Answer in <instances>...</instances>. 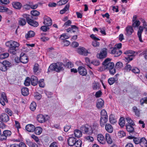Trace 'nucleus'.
Returning a JSON list of instances; mask_svg holds the SVG:
<instances>
[{
    "label": "nucleus",
    "instance_id": "nucleus-13",
    "mask_svg": "<svg viewBox=\"0 0 147 147\" xmlns=\"http://www.w3.org/2000/svg\"><path fill=\"white\" fill-rule=\"evenodd\" d=\"M97 139L98 142L102 144H104L105 143V140L103 136L101 134H100L97 135Z\"/></svg>",
    "mask_w": 147,
    "mask_h": 147
},
{
    "label": "nucleus",
    "instance_id": "nucleus-37",
    "mask_svg": "<svg viewBox=\"0 0 147 147\" xmlns=\"http://www.w3.org/2000/svg\"><path fill=\"white\" fill-rule=\"evenodd\" d=\"M117 135L119 138H121L125 136L126 134L124 131H119L118 132Z\"/></svg>",
    "mask_w": 147,
    "mask_h": 147
},
{
    "label": "nucleus",
    "instance_id": "nucleus-50",
    "mask_svg": "<svg viewBox=\"0 0 147 147\" xmlns=\"http://www.w3.org/2000/svg\"><path fill=\"white\" fill-rule=\"evenodd\" d=\"M69 38V36L65 33L62 34L60 37V38L62 40L66 39Z\"/></svg>",
    "mask_w": 147,
    "mask_h": 147
},
{
    "label": "nucleus",
    "instance_id": "nucleus-64",
    "mask_svg": "<svg viewBox=\"0 0 147 147\" xmlns=\"http://www.w3.org/2000/svg\"><path fill=\"white\" fill-rule=\"evenodd\" d=\"M5 112L9 115L10 116H11L12 115V112L8 108H6L5 110Z\"/></svg>",
    "mask_w": 147,
    "mask_h": 147
},
{
    "label": "nucleus",
    "instance_id": "nucleus-60",
    "mask_svg": "<svg viewBox=\"0 0 147 147\" xmlns=\"http://www.w3.org/2000/svg\"><path fill=\"white\" fill-rule=\"evenodd\" d=\"M41 30L44 32H46L49 29V27L47 26H42L40 28Z\"/></svg>",
    "mask_w": 147,
    "mask_h": 147
},
{
    "label": "nucleus",
    "instance_id": "nucleus-32",
    "mask_svg": "<svg viewBox=\"0 0 147 147\" xmlns=\"http://www.w3.org/2000/svg\"><path fill=\"white\" fill-rule=\"evenodd\" d=\"M105 138L107 143L108 144H111L112 143V140L110 135L108 133L105 134Z\"/></svg>",
    "mask_w": 147,
    "mask_h": 147
},
{
    "label": "nucleus",
    "instance_id": "nucleus-20",
    "mask_svg": "<svg viewBox=\"0 0 147 147\" xmlns=\"http://www.w3.org/2000/svg\"><path fill=\"white\" fill-rule=\"evenodd\" d=\"M76 140L74 137H69L67 139L68 144L70 146H74Z\"/></svg>",
    "mask_w": 147,
    "mask_h": 147
},
{
    "label": "nucleus",
    "instance_id": "nucleus-9",
    "mask_svg": "<svg viewBox=\"0 0 147 147\" xmlns=\"http://www.w3.org/2000/svg\"><path fill=\"white\" fill-rule=\"evenodd\" d=\"M138 27L137 35L140 41L141 42H142L143 41L142 38V34L144 29V27L142 26H140Z\"/></svg>",
    "mask_w": 147,
    "mask_h": 147
},
{
    "label": "nucleus",
    "instance_id": "nucleus-45",
    "mask_svg": "<svg viewBox=\"0 0 147 147\" xmlns=\"http://www.w3.org/2000/svg\"><path fill=\"white\" fill-rule=\"evenodd\" d=\"M39 68V65L38 64L36 63L34 64L33 69L34 73L36 74L37 72L38 71Z\"/></svg>",
    "mask_w": 147,
    "mask_h": 147
},
{
    "label": "nucleus",
    "instance_id": "nucleus-33",
    "mask_svg": "<svg viewBox=\"0 0 147 147\" xmlns=\"http://www.w3.org/2000/svg\"><path fill=\"white\" fill-rule=\"evenodd\" d=\"M104 102L103 100L101 99H99L96 104L97 107L98 108L102 107L104 105Z\"/></svg>",
    "mask_w": 147,
    "mask_h": 147
},
{
    "label": "nucleus",
    "instance_id": "nucleus-6",
    "mask_svg": "<svg viewBox=\"0 0 147 147\" xmlns=\"http://www.w3.org/2000/svg\"><path fill=\"white\" fill-rule=\"evenodd\" d=\"M80 129L84 134L88 135L91 134L93 131L92 127L88 125L82 126Z\"/></svg>",
    "mask_w": 147,
    "mask_h": 147
},
{
    "label": "nucleus",
    "instance_id": "nucleus-42",
    "mask_svg": "<svg viewBox=\"0 0 147 147\" xmlns=\"http://www.w3.org/2000/svg\"><path fill=\"white\" fill-rule=\"evenodd\" d=\"M15 125L16 127L17 128L18 132L19 134V135L20 136V135L19 134V129L21 128V127L20 126V123L19 122L16 120L15 121Z\"/></svg>",
    "mask_w": 147,
    "mask_h": 147
},
{
    "label": "nucleus",
    "instance_id": "nucleus-52",
    "mask_svg": "<svg viewBox=\"0 0 147 147\" xmlns=\"http://www.w3.org/2000/svg\"><path fill=\"white\" fill-rule=\"evenodd\" d=\"M44 80L43 79L40 80L38 84L40 87L43 88L45 85V83L44 82Z\"/></svg>",
    "mask_w": 147,
    "mask_h": 147
},
{
    "label": "nucleus",
    "instance_id": "nucleus-47",
    "mask_svg": "<svg viewBox=\"0 0 147 147\" xmlns=\"http://www.w3.org/2000/svg\"><path fill=\"white\" fill-rule=\"evenodd\" d=\"M69 1V0H60L58 2L57 4L59 6L65 4Z\"/></svg>",
    "mask_w": 147,
    "mask_h": 147
},
{
    "label": "nucleus",
    "instance_id": "nucleus-12",
    "mask_svg": "<svg viewBox=\"0 0 147 147\" xmlns=\"http://www.w3.org/2000/svg\"><path fill=\"white\" fill-rule=\"evenodd\" d=\"M44 19L43 23L45 25L48 26L51 25L52 22L50 18L47 16H45L44 17Z\"/></svg>",
    "mask_w": 147,
    "mask_h": 147
},
{
    "label": "nucleus",
    "instance_id": "nucleus-19",
    "mask_svg": "<svg viewBox=\"0 0 147 147\" xmlns=\"http://www.w3.org/2000/svg\"><path fill=\"white\" fill-rule=\"evenodd\" d=\"M105 130L109 133H112L113 131V126L109 123H106L105 125Z\"/></svg>",
    "mask_w": 147,
    "mask_h": 147
},
{
    "label": "nucleus",
    "instance_id": "nucleus-24",
    "mask_svg": "<svg viewBox=\"0 0 147 147\" xmlns=\"http://www.w3.org/2000/svg\"><path fill=\"white\" fill-rule=\"evenodd\" d=\"M42 129L40 127H35L34 131L35 133L37 135H40L42 132Z\"/></svg>",
    "mask_w": 147,
    "mask_h": 147
},
{
    "label": "nucleus",
    "instance_id": "nucleus-28",
    "mask_svg": "<svg viewBox=\"0 0 147 147\" xmlns=\"http://www.w3.org/2000/svg\"><path fill=\"white\" fill-rule=\"evenodd\" d=\"M21 93L24 96H27L29 94L28 89L26 87L22 88L21 89Z\"/></svg>",
    "mask_w": 147,
    "mask_h": 147
},
{
    "label": "nucleus",
    "instance_id": "nucleus-17",
    "mask_svg": "<svg viewBox=\"0 0 147 147\" xmlns=\"http://www.w3.org/2000/svg\"><path fill=\"white\" fill-rule=\"evenodd\" d=\"M30 81L31 84L33 86H35L38 82V78L34 76H31Z\"/></svg>",
    "mask_w": 147,
    "mask_h": 147
},
{
    "label": "nucleus",
    "instance_id": "nucleus-29",
    "mask_svg": "<svg viewBox=\"0 0 147 147\" xmlns=\"http://www.w3.org/2000/svg\"><path fill=\"white\" fill-rule=\"evenodd\" d=\"M2 121L4 122H7L9 121V118L8 115L5 113H3L1 115Z\"/></svg>",
    "mask_w": 147,
    "mask_h": 147
},
{
    "label": "nucleus",
    "instance_id": "nucleus-38",
    "mask_svg": "<svg viewBox=\"0 0 147 147\" xmlns=\"http://www.w3.org/2000/svg\"><path fill=\"white\" fill-rule=\"evenodd\" d=\"M82 144V141L80 140H79L75 142L74 145V146L75 147H81Z\"/></svg>",
    "mask_w": 147,
    "mask_h": 147
},
{
    "label": "nucleus",
    "instance_id": "nucleus-54",
    "mask_svg": "<svg viewBox=\"0 0 147 147\" xmlns=\"http://www.w3.org/2000/svg\"><path fill=\"white\" fill-rule=\"evenodd\" d=\"M131 67L129 64H127L124 67V70L126 71H129L131 70Z\"/></svg>",
    "mask_w": 147,
    "mask_h": 147
},
{
    "label": "nucleus",
    "instance_id": "nucleus-59",
    "mask_svg": "<svg viewBox=\"0 0 147 147\" xmlns=\"http://www.w3.org/2000/svg\"><path fill=\"white\" fill-rule=\"evenodd\" d=\"M34 97L35 99L37 100H39L41 98V95L39 93H36L35 94Z\"/></svg>",
    "mask_w": 147,
    "mask_h": 147
},
{
    "label": "nucleus",
    "instance_id": "nucleus-21",
    "mask_svg": "<svg viewBox=\"0 0 147 147\" xmlns=\"http://www.w3.org/2000/svg\"><path fill=\"white\" fill-rule=\"evenodd\" d=\"M108 117H101L100 121V124L102 127H103L105 124L108 121Z\"/></svg>",
    "mask_w": 147,
    "mask_h": 147
},
{
    "label": "nucleus",
    "instance_id": "nucleus-22",
    "mask_svg": "<svg viewBox=\"0 0 147 147\" xmlns=\"http://www.w3.org/2000/svg\"><path fill=\"white\" fill-rule=\"evenodd\" d=\"M140 144L142 147H147V141L144 138H142L140 140Z\"/></svg>",
    "mask_w": 147,
    "mask_h": 147
},
{
    "label": "nucleus",
    "instance_id": "nucleus-40",
    "mask_svg": "<svg viewBox=\"0 0 147 147\" xmlns=\"http://www.w3.org/2000/svg\"><path fill=\"white\" fill-rule=\"evenodd\" d=\"M19 24L22 26H24L25 25L26 22L25 19L22 18H20L19 21Z\"/></svg>",
    "mask_w": 147,
    "mask_h": 147
},
{
    "label": "nucleus",
    "instance_id": "nucleus-7",
    "mask_svg": "<svg viewBox=\"0 0 147 147\" xmlns=\"http://www.w3.org/2000/svg\"><path fill=\"white\" fill-rule=\"evenodd\" d=\"M5 45L9 48H16L19 46L20 44L17 42L13 40H10L6 42Z\"/></svg>",
    "mask_w": 147,
    "mask_h": 147
},
{
    "label": "nucleus",
    "instance_id": "nucleus-48",
    "mask_svg": "<svg viewBox=\"0 0 147 147\" xmlns=\"http://www.w3.org/2000/svg\"><path fill=\"white\" fill-rule=\"evenodd\" d=\"M133 110L135 112V115L137 116H139L140 115L139 111L136 107H134L133 108Z\"/></svg>",
    "mask_w": 147,
    "mask_h": 147
},
{
    "label": "nucleus",
    "instance_id": "nucleus-36",
    "mask_svg": "<svg viewBox=\"0 0 147 147\" xmlns=\"http://www.w3.org/2000/svg\"><path fill=\"white\" fill-rule=\"evenodd\" d=\"M125 120L123 117L121 118L119 120V124L121 127H123L125 125Z\"/></svg>",
    "mask_w": 147,
    "mask_h": 147
},
{
    "label": "nucleus",
    "instance_id": "nucleus-4",
    "mask_svg": "<svg viewBox=\"0 0 147 147\" xmlns=\"http://www.w3.org/2000/svg\"><path fill=\"white\" fill-rule=\"evenodd\" d=\"M124 54L126 55V56L125 57L126 61H131L133 59V57L137 54L136 52L130 50L125 52Z\"/></svg>",
    "mask_w": 147,
    "mask_h": 147
},
{
    "label": "nucleus",
    "instance_id": "nucleus-53",
    "mask_svg": "<svg viewBox=\"0 0 147 147\" xmlns=\"http://www.w3.org/2000/svg\"><path fill=\"white\" fill-rule=\"evenodd\" d=\"M101 117H108L107 112L105 110L103 109L100 112Z\"/></svg>",
    "mask_w": 147,
    "mask_h": 147
},
{
    "label": "nucleus",
    "instance_id": "nucleus-31",
    "mask_svg": "<svg viewBox=\"0 0 147 147\" xmlns=\"http://www.w3.org/2000/svg\"><path fill=\"white\" fill-rule=\"evenodd\" d=\"M140 24V22L139 20L132 21V26L135 28H138Z\"/></svg>",
    "mask_w": 147,
    "mask_h": 147
},
{
    "label": "nucleus",
    "instance_id": "nucleus-2",
    "mask_svg": "<svg viewBox=\"0 0 147 147\" xmlns=\"http://www.w3.org/2000/svg\"><path fill=\"white\" fill-rule=\"evenodd\" d=\"M63 64L61 62L53 63L49 66L48 69L59 72L63 70Z\"/></svg>",
    "mask_w": 147,
    "mask_h": 147
},
{
    "label": "nucleus",
    "instance_id": "nucleus-62",
    "mask_svg": "<svg viewBox=\"0 0 147 147\" xmlns=\"http://www.w3.org/2000/svg\"><path fill=\"white\" fill-rule=\"evenodd\" d=\"M147 102V97H145L142 98L140 100V102L142 105H143L144 103H146Z\"/></svg>",
    "mask_w": 147,
    "mask_h": 147
},
{
    "label": "nucleus",
    "instance_id": "nucleus-5",
    "mask_svg": "<svg viewBox=\"0 0 147 147\" xmlns=\"http://www.w3.org/2000/svg\"><path fill=\"white\" fill-rule=\"evenodd\" d=\"M22 16L26 19L27 23L30 25L34 27H37L38 25V22L31 19V17L30 15L26 14H24Z\"/></svg>",
    "mask_w": 147,
    "mask_h": 147
},
{
    "label": "nucleus",
    "instance_id": "nucleus-34",
    "mask_svg": "<svg viewBox=\"0 0 147 147\" xmlns=\"http://www.w3.org/2000/svg\"><path fill=\"white\" fill-rule=\"evenodd\" d=\"M133 126L131 125L127 124V123L126 124V129L128 132L131 133L134 131V128L132 126Z\"/></svg>",
    "mask_w": 147,
    "mask_h": 147
},
{
    "label": "nucleus",
    "instance_id": "nucleus-57",
    "mask_svg": "<svg viewBox=\"0 0 147 147\" xmlns=\"http://www.w3.org/2000/svg\"><path fill=\"white\" fill-rule=\"evenodd\" d=\"M115 79L114 78H110L108 80V82L109 84L110 85L113 84L115 82Z\"/></svg>",
    "mask_w": 147,
    "mask_h": 147
},
{
    "label": "nucleus",
    "instance_id": "nucleus-44",
    "mask_svg": "<svg viewBox=\"0 0 147 147\" xmlns=\"http://www.w3.org/2000/svg\"><path fill=\"white\" fill-rule=\"evenodd\" d=\"M3 133L7 138V137H9L11 136V132L9 130H5L3 131Z\"/></svg>",
    "mask_w": 147,
    "mask_h": 147
},
{
    "label": "nucleus",
    "instance_id": "nucleus-14",
    "mask_svg": "<svg viewBox=\"0 0 147 147\" xmlns=\"http://www.w3.org/2000/svg\"><path fill=\"white\" fill-rule=\"evenodd\" d=\"M77 51L79 54L84 56L87 55L88 53L87 50L83 47L78 48Z\"/></svg>",
    "mask_w": 147,
    "mask_h": 147
},
{
    "label": "nucleus",
    "instance_id": "nucleus-51",
    "mask_svg": "<svg viewBox=\"0 0 147 147\" xmlns=\"http://www.w3.org/2000/svg\"><path fill=\"white\" fill-rule=\"evenodd\" d=\"M123 66L122 63L121 62H118L115 65V67L116 68L120 69L122 68Z\"/></svg>",
    "mask_w": 147,
    "mask_h": 147
},
{
    "label": "nucleus",
    "instance_id": "nucleus-30",
    "mask_svg": "<svg viewBox=\"0 0 147 147\" xmlns=\"http://www.w3.org/2000/svg\"><path fill=\"white\" fill-rule=\"evenodd\" d=\"M35 35L34 32L32 31H30L26 35L25 37L27 39L33 37Z\"/></svg>",
    "mask_w": 147,
    "mask_h": 147
},
{
    "label": "nucleus",
    "instance_id": "nucleus-25",
    "mask_svg": "<svg viewBox=\"0 0 147 147\" xmlns=\"http://www.w3.org/2000/svg\"><path fill=\"white\" fill-rule=\"evenodd\" d=\"M109 121L111 124H114L117 122V120L115 118L114 115L111 114L109 117Z\"/></svg>",
    "mask_w": 147,
    "mask_h": 147
},
{
    "label": "nucleus",
    "instance_id": "nucleus-56",
    "mask_svg": "<svg viewBox=\"0 0 147 147\" xmlns=\"http://www.w3.org/2000/svg\"><path fill=\"white\" fill-rule=\"evenodd\" d=\"M31 14L34 16H37L39 14V12L36 10H33L31 11Z\"/></svg>",
    "mask_w": 147,
    "mask_h": 147
},
{
    "label": "nucleus",
    "instance_id": "nucleus-49",
    "mask_svg": "<svg viewBox=\"0 0 147 147\" xmlns=\"http://www.w3.org/2000/svg\"><path fill=\"white\" fill-rule=\"evenodd\" d=\"M16 48H9L8 52L14 55L16 53Z\"/></svg>",
    "mask_w": 147,
    "mask_h": 147
},
{
    "label": "nucleus",
    "instance_id": "nucleus-58",
    "mask_svg": "<svg viewBox=\"0 0 147 147\" xmlns=\"http://www.w3.org/2000/svg\"><path fill=\"white\" fill-rule=\"evenodd\" d=\"M96 41L94 40L92 42V45L94 47H98L100 45L99 42Z\"/></svg>",
    "mask_w": 147,
    "mask_h": 147
},
{
    "label": "nucleus",
    "instance_id": "nucleus-8",
    "mask_svg": "<svg viewBox=\"0 0 147 147\" xmlns=\"http://www.w3.org/2000/svg\"><path fill=\"white\" fill-rule=\"evenodd\" d=\"M107 55V49L104 48L101 50L99 53L97 54V57L99 59H102L105 58Z\"/></svg>",
    "mask_w": 147,
    "mask_h": 147
},
{
    "label": "nucleus",
    "instance_id": "nucleus-55",
    "mask_svg": "<svg viewBox=\"0 0 147 147\" xmlns=\"http://www.w3.org/2000/svg\"><path fill=\"white\" fill-rule=\"evenodd\" d=\"M8 9L6 7L0 6V12H5L7 11Z\"/></svg>",
    "mask_w": 147,
    "mask_h": 147
},
{
    "label": "nucleus",
    "instance_id": "nucleus-41",
    "mask_svg": "<svg viewBox=\"0 0 147 147\" xmlns=\"http://www.w3.org/2000/svg\"><path fill=\"white\" fill-rule=\"evenodd\" d=\"M9 55V53H6L1 54L0 55V59H3L7 57Z\"/></svg>",
    "mask_w": 147,
    "mask_h": 147
},
{
    "label": "nucleus",
    "instance_id": "nucleus-16",
    "mask_svg": "<svg viewBox=\"0 0 147 147\" xmlns=\"http://www.w3.org/2000/svg\"><path fill=\"white\" fill-rule=\"evenodd\" d=\"M125 31V34L127 36L131 35L134 31L132 27L130 26H128L126 28Z\"/></svg>",
    "mask_w": 147,
    "mask_h": 147
},
{
    "label": "nucleus",
    "instance_id": "nucleus-39",
    "mask_svg": "<svg viewBox=\"0 0 147 147\" xmlns=\"http://www.w3.org/2000/svg\"><path fill=\"white\" fill-rule=\"evenodd\" d=\"M126 119L127 122L128 123L127 124H129V125H135V124L134 121L130 118L127 117L126 118Z\"/></svg>",
    "mask_w": 147,
    "mask_h": 147
},
{
    "label": "nucleus",
    "instance_id": "nucleus-15",
    "mask_svg": "<svg viewBox=\"0 0 147 147\" xmlns=\"http://www.w3.org/2000/svg\"><path fill=\"white\" fill-rule=\"evenodd\" d=\"M78 71L80 74L82 76H85L87 74V71L84 67L80 66L78 69Z\"/></svg>",
    "mask_w": 147,
    "mask_h": 147
},
{
    "label": "nucleus",
    "instance_id": "nucleus-11",
    "mask_svg": "<svg viewBox=\"0 0 147 147\" xmlns=\"http://www.w3.org/2000/svg\"><path fill=\"white\" fill-rule=\"evenodd\" d=\"M20 61L23 63H26L28 61V58L25 54L22 53L20 55Z\"/></svg>",
    "mask_w": 147,
    "mask_h": 147
},
{
    "label": "nucleus",
    "instance_id": "nucleus-35",
    "mask_svg": "<svg viewBox=\"0 0 147 147\" xmlns=\"http://www.w3.org/2000/svg\"><path fill=\"white\" fill-rule=\"evenodd\" d=\"M36 104L35 102L34 101L32 102L31 103L30 108L32 111H34L36 109Z\"/></svg>",
    "mask_w": 147,
    "mask_h": 147
},
{
    "label": "nucleus",
    "instance_id": "nucleus-27",
    "mask_svg": "<svg viewBox=\"0 0 147 147\" xmlns=\"http://www.w3.org/2000/svg\"><path fill=\"white\" fill-rule=\"evenodd\" d=\"M74 133L75 136L78 138L81 137L82 135L81 131L78 129H76L74 131Z\"/></svg>",
    "mask_w": 147,
    "mask_h": 147
},
{
    "label": "nucleus",
    "instance_id": "nucleus-61",
    "mask_svg": "<svg viewBox=\"0 0 147 147\" xmlns=\"http://www.w3.org/2000/svg\"><path fill=\"white\" fill-rule=\"evenodd\" d=\"M32 138L34 139L36 142H38L39 141V139L38 137L35 135L33 134L31 136Z\"/></svg>",
    "mask_w": 147,
    "mask_h": 147
},
{
    "label": "nucleus",
    "instance_id": "nucleus-63",
    "mask_svg": "<svg viewBox=\"0 0 147 147\" xmlns=\"http://www.w3.org/2000/svg\"><path fill=\"white\" fill-rule=\"evenodd\" d=\"M133 72L135 74L139 73L140 72V70L137 67H135L133 68L132 70Z\"/></svg>",
    "mask_w": 147,
    "mask_h": 147
},
{
    "label": "nucleus",
    "instance_id": "nucleus-18",
    "mask_svg": "<svg viewBox=\"0 0 147 147\" xmlns=\"http://www.w3.org/2000/svg\"><path fill=\"white\" fill-rule=\"evenodd\" d=\"M36 119L40 123H44L46 121L45 116L42 114H39L37 115Z\"/></svg>",
    "mask_w": 147,
    "mask_h": 147
},
{
    "label": "nucleus",
    "instance_id": "nucleus-46",
    "mask_svg": "<svg viewBox=\"0 0 147 147\" xmlns=\"http://www.w3.org/2000/svg\"><path fill=\"white\" fill-rule=\"evenodd\" d=\"M30 78L29 77H27L25 80L24 84L26 86H28L30 85Z\"/></svg>",
    "mask_w": 147,
    "mask_h": 147
},
{
    "label": "nucleus",
    "instance_id": "nucleus-26",
    "mask_svg": "<svg viewBox=\"0 0 147 147\" xmlns=\"http://www.w3.org/2000/svg\"><path fill=\"white\" fill-rule=\"evenodd\" d=\"M12 5L13 7L17 9H20L22 7L21 4L20 3L18 2H13Z\"/></svg>",
    "mask_w": 147,
    "mask_h": 147
},
{
    "label": "nucleus",
    "instance_id": "nucleus-1",
    "mask_svg": "<svg viewBox=\"0 0 147 147\" xmlns=\"http://www.w3.org/2000/svg\"><path fill=\"white\" fill-rule=\"evenodd\" d=\"M111 59L110 58L106 59L103 62V66L100 68V71L107 69L109 71L111 74L114 75L116 73L115 69L114 68V64L111 62Z\"/></svg>",
    "mask_w": 147,
    "mask_h": 147
},
{
    "label": "nucleus",
    "instance_id": "nucleus-10",
    "mask_svg": "<svg viewBox=\"0 0 147 147\" xmlns=\"http://www.w3.org/2000/svg\"><path fill=\"white\" fill-rule=\"evenodd\" d=\"M5 102H7L8 100L7 99L5 94L3 92L1 95L0 98V102L3 106L5 105Z\"/></svg>",
    "mask_w": 147,
    "mask_h": 147
},
{
    "label": "nucleus",
    "instance_id": "nucleus-43",
    "mask_svg": "<svg viewBox=\"0 0 147 147\" xmlns=\"http://www.w3.org/2000/svg\"><path fill=\"white\" fill-rule=\"evenodd\" d=\"M69 7V5L67 4L66 5L65 7L60 11V13L61 14H63L68 10Z\"/></svg>",
    "mask_w": 147,
    "mask_h": 147
},
{
    "label": "nucleus",
    "instance_id": "nucleus-3",
    "mask_svg": "<svg viewBox=\"0 0 147 147\" xmlns=\"http://www.w3.org/2000/svg\"><path fill=\"white\" fill-rule=\"evenodd\" d=\"M11 63L7 60L0 62V70L2 71H6L11 66Z\"/></svg>",
    "mask_w": 147,
    "mask_h": 147
},
{
    "label": "nucleus",
    "instance_id": "nucleus-23",
    "mask_svg": "<svg viewBox=\"0 0 147 147\" xmlns=\"http://www.w3.org/2000/svg\"><path fill=\"white\" fill-rule=\"evenodd\" d=\"M35 126L32 124H28L26 125V129L29 132H32L34 131Z\"/></svg>",
    "mask_w": 147,
    "mask_h": 147
}]
</instances>
